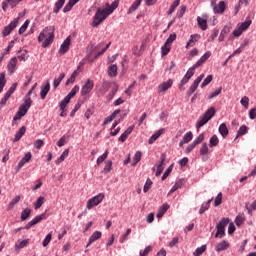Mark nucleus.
Wrapping results in <instances>:
<instances>
[{"mask_svg":"<svg viewBox=\"0 0 256 256\" xmlns=\"http://www.w3.org/2000/svg\"><path fill=\"white\" fill-rule=\"evenodd\" d=\"M108 8L106 9H101L98 8L94 17H93V22H92V27H99L111 13L115 11L119 7V0H115L112 2L111 6L109 3L106 4Z\"/></svg>","mask_w":256,"mask_h":256,"instance_id":"nucleus-1","label":"nucleus"},{"mask_svg":"<svg viewBox=\"0 0 256 256\" xmlns=\"http://www.w3.org/2000/svg\"><path fill=\"white\" fill-rule=\"evenodd\" d=\"M45 39V40H44ZM55 39V26H47L38 36V42L42 43V47L46 49L51 43H53V40Z\"/></svg>","mask_w":256,"mask_h":256,"instance_id":"nucleus-2","label":"nucleus"},{"mask_svg":"<svg viewBox=\"0 0 256 256\" xmlns=\"http://www.w3.org/2000/svg\"><path fill=\"white\" fill-rule=\"evenodd\" d=\"M209 57H211V51L205 52L204 55L201 56V58L191 68L188 69L185 75L191 79V77L195 75V69L201 67V65H203V63H205Z\"/></svg>","mask_w":256,"mask_h":256,"instance_id":"nucleus-3","label":"nucleus"},{"mask_svg":"<svg viewBox=\"0 0 256 256\" xmlns=\"http://www.w3.org/2000/svg\"><path fill=\"white\" fill-rule=\"evenodd\" d=\"M103 199H105V194L99 193L98 195L92 197L87 202V209H93V207H97L100 203H102Z\"/></svg>","mask_w":256,"mask_h":256,"instance_id":"nucleus-4","label":"nucleus"},{"mask_svg":"<svg viewBox=\"0 0 256 256\" xmlns=\"http://www.w3.org/2000/svg\"><path fill=\"white\" fill-rule=\"evenodd\" d=\"M17 25H19V18H15L12 22L9 23V25L4 27L2 30V37H8V35H11L13 30L17 28Z\"/></svg>","mask_w":256,"mask_h":256,"instance_id":"nucleus-5","label":"nucleus"},{"mask_svg":"<svg viewBox=\"0 0 256 256\" xmlns=\"http://www.w3.org/2000/svg\"><path fill=\"white\" fill-rule=\"evenodd\" d=\"M251 27V21H245L242 22L241 24H238L236 29L233 31L234 37H241L243 34V31H247Z\"/></svg>","mask_w":256,"mask_h":256,"instance_id":"nucleus-6","label":"nucleus"},{"mask_svg":"<svg viewBox=\"0 0 256 256\" xmlns=\"http://www.w3.org/2000/svg\"><path fill=\"white\" fill-rule=\"evenodd\" d=\"M49 215L47 213H42L40 215H37L34 219H32L30 222H28L23 229L29 230L34 225H37V223H41V221H44V219H47Z\"/></svg>","mask_w":256,"mask_h":256,"instance_id":"nucleus-7","label":"nucleus"},{"mask_svg":"<svg viewBox=\"0 0 256 256\" xmlns=\"http://www.w3.org/2000/svg\"><path fill=\"white\" fill-rule=\"evenodd\" d=\"M203 77H205L204 74H201L200 76L197 77V79L194 80L188 91L186 92L187 97H191L195 91H197V88L199 87V83L203 81Z\"/></svg>","mask_w":256,"mask_h":256,"instance_id":"nucleus-8","label":"nucleus"},{"mask_svg":"<svg viewBox=\"0 0 256 256\" xmlns=\"http://www.w3.org/2000/svg\"><path fill=\"white\" fill-rule=\"evenodd\" d=\"M155 169H156L155 175L156 177H159V175L163 173V169H165V154H162L160 156L159 163H157L155 167L152 168V171H155Z\"/></svg>","mask_w":256,"mask_h":256,"instance_id":"nucleus-9","label":"nucleus"},{"mask_svg":"<svg viewBox=\"0 0 256 256\" xmlns=\"http://www.w3.org/2000/svg\"><path fill=\"white\" fill-rule=\"evenodd\" d=\"M69 47H71V36H68L63 43L61 44L58 53L60 55H65L69 51Z\"/></svg>","mask_w":256,"mask_h":256,"instance_id":"nucleus-10","label":"nucleus"},{"mask_svg":"<svg viewBox=\"0 0 256 256\" xmlns=\"http://www.w3.org/2000/svg\"><path fill=\"white\" fill-rule=\"evenodd\" d=\"M207 19H209V16H207V14H202V16H198L196 18L198 27H200L202 31H207Z\"/></svg>","mask_w":256,"mask_h":256,"instance_id":"nucleus-11","label":"nucleus"},{"mask_svg":"<svg viewBox=\"0 0 256 256\" xmlns=\"http://www.w3.org/2000/svg\"><path fill=\"white\" fill-rule=\"evenodd\" d=\"M93 87H95V83L93 82V80L88 79L84 87H82L81 89V95L82 96L89 95V92L93 91Z\"/></svg>","mask_w":256,"mask_h":256,"instance_id":"nucleus-12","label":"nucleus"},{"mask_svg":"<svg viewBox=\"0 0 256 256\" xmlns=\"http://www.w3.org/2000/svg\"><path fill=\"white\" fill-rule=\"evenodd\" d=\"M171 87H173V79H168L158 86L157 91L158 93H165V91H168V89H171Z\"/></svg>","mask_w":256,"mask_h":256,"instance_id":"nucleus-13","label":"nucleus"},{"mask_svg":"<svg viewBox=\"0 0 256 256\" xmlns=\"http://www.w3.org/2000/svg\"><path fill=\"white\" fill-rule=\"evenodd\" d=\"M23 0H5L2 2L3 11H7V7H11V9H15L18 3H21Z\"/></svg>","mask_w":256,"mask_h":256,"instance_id":"nucleus-14","label":"nucleus"},{"mask_svg":"<svg viewBox=\"0 0 256 256\" xmlns=\"http://www.w3.org/2000/svg\"><path fill=\"white\" fill-rule=\"evenodd\" d=\"M133 129H135V126H130L128 127L124 133L121 134V136L118 138V141H120L121 143H125V141H127V137H129V135H131V133H133Z\"/></svg>","mask_w":256,"mask_h":256,"instance_id":"nucleus-15","label":"nucleus"},{"mask_svg":"<svg viewBox=\"0 0 256 256\" xmlns=\"http://www.w3.org/2000/svg\"><path fill=\"white\" fill-rule=\"evenodd\" d=\"M49 91H51V84L47 81L44 86H41L40 99H45Z\"/></svg>","mask_w":256,"mask_h":256,"instance_id":"nucleus-16","label":"nucleus"},{"mask_svg":"<svg viewBox=\"0 0 256 256\" xmlns=\"http://www.w3.org/2000/svg\"><path fill=\"white\" fill-rule=\"evenodd\" d=\"M17 67V57H13L10 59L7 65L8 72L10 75H13L15 73V68Z\"/></svg>","mask_w":256,"mask_h":256,"instance_id":"nucleus-17","label":"nucleus"},{"mask_svg":"<svg viewBox=\"0 0 256 256\" xmlns=\"http://www.w3.org/2000/svg\"><path fill=\"white\" fill-rule=\"evenodd\" d=\"M228 247H230L229 242H227L226 240H222L216 245L215 251H217V253H221V251H227Z\"/></svg>","mask_w":256,"mask_h":256,"instance_id":"nucleus-18","label":"nucleus"},{"mask_svg":"<svg viewBox=\"0 0 256 256\" xmlns=\"http://www.w3.org/2000/svg\"><path fill=\"white\" fill-rule=\"evenodd\" d=\"M193 140V132L189 131L187 132L182 140L179 142V147H183V145H186V143H190V141Z\"/></svg>","mask_w":256,"mask_h":256,"instance_id":"nucleus-19","label":"nucleus"},{"mask_svg":"<svg viewBox=\"0 0 256 256\" xmlns=\"http://www.w3.org/2000/svg\"><path fill=\"white\" fill-rule=\"evenodd\" d=\"M199 39H201V35H199V34H192L190 36L189 41L186 44V49H189V47H193V45H195V43H197L199 41Z\"/></svg>","mask_w":256,"mask_h":256,"instance_id":"nucleus-20","label":"nucleus"},{"mask_svg":"<svg viewBox=\"0 0 256 256\" xmlns=\"http://www.w3.org/2000/svg\"><path fill=\"white\" fill-rule=\"evenodd\" d=\"M27 131V128H25V126H22L15 134V137L13 139V143H17L19 141H21V138L23 137V135H25Z\"/></svg>","mask_w":256,"mask_h":256,"instance_id":"nucleus-21","label":"nucleus"},{"mask_svg":"<svg viewBox=\"0 0 256 256\" xmlns=\"http://www.w3.org/2000/svg\"><path fill=\"white\" fill-rule=\"evenodd\" d=\"M163 133H165V129H160L155 134H153L148 140L149 145L155 143V141H157V139H159Z\"/></svg>","mask_w":256,"mask_h":256,"instance_id":"nucleus-22","label":"nucleus"},{"mask_svg":"<svg viewBox=\"0 0 256 256\" xmlns=\"http://www.w3.org/2000/svg\"><path fill=\"white\" fill-rule=\"evenodd\" d=\"M215 113H216V110H215V107H210L208 108L205 113L203 114L204 117H206V119L208 121H211V119H213V117H215Z\"/></svg>","mask_w":256,"mask_h":256,"instance_id":"nucleus-23","label":"nucleus"},{"mask_svg":"<svg viewBox=\"0 0 256 256\" xmlns=\"http://www.w3.org/2000/svg\"><path fill=\"white\" fill-rule=\"evenodd\" d=\"M214 13L218 15H223L225 13V2L220 1L217 6L214 7Z\"/></svg>","mask_w":256,"mask_h":256,"instance_id":"nucleus-24","label":"nucleus"},{"mask_svg":"<svg viewBox=\"0 0 256 256\" xmlns=\"http://www.w3.org/2000/svg\"><path fill=\"white\" fill-rule=\"evenodd\" d=\"M142 2L143 0H135L127 11L128 15H131V13L137 11V9H139V5H141Z\"/></svg>","mask_w":256,"mask_h":256,"instance_id":"nucleus-25","label":"nucleus"},{"mask_svg":"<svg viewBox=\"0 0 256 256\" xmlns=\"http://www.w3.org/2000/svg\"><path fill=\"white\" fill-rule=\"evenodd\" d=\"M183 187V179H179L175 182L174 186L170 189L168 195H171L172 193H175L177 189H181Z\"/></svg>","mask_w":256,"mask_h":256,"instance_id":"nucleus-26","label":"nucleus"},{"mask_svg":"<svg viewBox=\"0 0 256 256\" xmlns=\"http://www.w3.org/2000/svg\"><path fill=\"white\" fill-rule=\"evenodd\" d=\"M218 131L222 137H227V135H229V129L227 128V124L225 123H222L219 126Z\"/></svg>","mask_w":256,"mask_h":256,"instance_id":"nucleus-27","label":"nucleus"},{"mask_svg":"<svg viewBox=\"0 0 256 256\" xmlns=\"http://www.w3.org/2000/svg\"><path fill=\"white\" fill-rule=\"evenodd\" d=\"M63 5H65V0H58L54 5L53 13L57 15V13L63 9Z\"/></svg>","mask_w":256,"mask_h":256,"instance_id":"nucleus-28","label":"nucleus"},{"mask_svg":"<svg viewBox=\"0 0 256 256\" xmlns=\"http://www.w3.org/2000/svg\"><path fill=\"white\" fill-rule=\"evenodd\" d=\"M209 123V120L206 118V116L202 115L200 116L199 120L196 122L197 129H201L204 125H207Z\"/></svg>","mask_w":256,"mask_h":256,"instance_id":"nucleus-29","label":"nucleus"},{"mask_svg":"<svg viewBox=\"0 0 256 256\" xmlns=\"http://www.w3.org/2000/svg\"><path fill=\"white\" fill-rule=\"evenodd\" d=\"M229 225V218H222L217 224L216 229H225Z\"/></svg>","mask_w":256,"mask_h":256,"instance_id":"nucleus-30","label":"nucleus"},{"mask_svg":"<svg viewBox=\"0 0 256 256\" xmlns=\"http://www.w3.org/2000/svg\"><path fill=\"white\" fill-rule=\"evenodd\" d=\"M189 79H191V78H189L187 75H184V77L178 84V89H180V91H185V85H187V83H189Z\"/></svg>","mask_w":256,"mask_h":256,"instance_id":"nucleus-31","label":"nucleus"},{"mask_svg":"<svg viewBox=\"0 0 256 256\" xmlns=\"http://www.w3.org/2000/svg\"><path fill=\"white\" fill-rule=\"evenodd\" d=\"M27 245H29V239H25L22 241H18L15 244V249L19 250V249H25V247H27Z\"/></svg>","mask_w":256,"mask_h":256,"instance_id":"nucleus-32","label":"nucleus"},{"mask_svg":"<svg viewBox=\"0 0 256 256\" xmlns=\"http://www.w3.org/2000/svg\"><path fill=\"white\" fill-rule=\"evenodd\" d=\"M67 157H69V149L63 151L60 157L56 160V165H60V163H63V161H65Z\"/></svg>","mask_w":256,"mask_h":256,"instance_id":"nucleus-33","label":"nucleus"},{"mask_svg":"<svg viewBox=\"0 0 256 256\" xmlns=\"http://www.w3.org/2000/svg\"><path fill=\"white\" fill-rule=\"evenodd\" d=\"M77 5V2H74L73 0H69V2L65 5L63 8V13H69Z\"/></svg>","mask_w":256,"mask_h":256,"instance_id":"nucleus-34","label":"nucleus"},{"mask_svg":"<svg viewBox=\"0 0 256 256\" xmlns=\"http://www.w3.org/2000/svg\"><path fill=\"white\" fill-rule=\"evenodd\" d=\"M19 201H21V196H16L14 197L8 204V211H11L13 209V207H15V205H17V203H19Z\"/></svg>","mask_w":256,"mask_h":256,"instance_id":"nucleus-35","label":"nucleus"},{"mask_svg":"<svg viewBox=\"0 0 256 256\" xmlns=\"http://www.w3.org/2000/svg\"><path fill=\"white\" fill-rule=\"evenodd\" d=\"M180 3L181 0H175L167 11V15H172V13H175V9L179 7Z\"/></svg>","mask_w":256,"mask_h":256,"instance_id":"nucleus-36","label":"nucleus"},{"mask_svg":"<svg viewBox=\"0 0 256 256\" xmlns=\"http://www.w3.org/2000/svg\"><path fill=\"white\" fill-rule=\"evenodd\" d=\"M108 76L117 77V66L115 64H112L108 67Z\"/></svg>","mask_w":256,"mask_h":256,"instance_id":"nucleus-37","label":"nucleus"},{"mask_svg":"<svg viewBox=\"0 0 256 256\" xmlns=\"http://www.w3.org/2000/svg\"><path fill=\"white\" fill-rule=\"evenodd\" d=\"M63 79H65V73H61L58 78L54 79L53 81L54 89H57V87L61 85V81H63Z\"/></svg>","mask_w":256,"mask_h":256,"instance_id":"nucleus-38","label":"nucleus"},{"mask_svg":"<svg viewBox=\"0 0 256 256\" xmlns=\"http://www.w3.org/2000/svg\"><path fill=\"white\" fill-rule=\"evenodd\" d=\"M30 215H31V209L30 208H25L21 212V221H27V219H29Z\"/></svg>","mask_w":256,"mask_h":256,"instance_id":"nucleus-39","label":"nucleus"},{"mask_svg":"<svg viewBox=\"0 0 256 256\" xmlns=\"http://www.w3.org/2000/svg\"><path fill=\"white\" fill-rule=\"evenodd\" d=\"M217 145H219V137L214 134L209 140V147L213 148L217 147Z\"/></svg>","mask_w":256,"mask_h":256,"instance_id":"nucleus-40","label":"nucleus"},{"mask_svg":"<svg viewBox=\"0 0 256 256\" xmlns=\"http://www.w3.org/2000/svg\"><path fill=\"white\" fill-rule=\"evenodd\" d=\"M207 251V245H202L201 247L196 248V250L193 252L194 256H201L203 253Z\"/></svg>","mask_w":256,"mask_h":256,"instance_id":"nucleus-41","label":"nucleus"},{"mask_svg":"<svg viewBox=\"0 0 256 256\" xmlns=\"http://www.w3.org/2000/svg\"><path fill=\"white\" fill-rule=\"evenodd\" d=\"M7 84V80L5 79V72L0 73V93H3V89Z\"/></svg>","mask_w":256,"mask_h":256,"instance_id":"nucleus-42","label":"nucleus"},{"mask_svg":"<svg viewBox=\"0 0 256 256\" xmlns=\"http://www.w3.org/2000/svg\"><path fill=\"white\" fill-rule=\"evenodd\" d=\"M209 153V146L206 144V142L202 143L201 148H200V155L202 157H205Z\"/></svg>","mask_w":256,"mask_h":256,"instance_id":"nucleus-43","label":"nucleus"},{"mask_svg":"<svg viewBox=\"0 0 256 256\" xmlns=\"http://www.w3.org/2000/svg\"><path fill=\"white\" fill-rule=\"evenodd\" d=\"M31 152H27L23 158L19 161V163H21L22 165L25 166L26 163H29V161H31Z\"/></svg>","mask_w":256,"mask_h":256,"instance_id":"nucleus-44","label":"nucleus"},{"mask_svg":"<svg viewBox=\"0 0 256 256\" xmlns=\"http://www.w3.org/2000/svg\"><path fill=\"white\" fill-rule=\"evenodd\" d=\"M43 203H45V197L40 196L37 201L34 203V208L35 209H41L43 206Z\"/></svg>","mask_w":256,"mask_h":256,"instance_id":"nucleus-45","label":"nucleus"},{"mask_svg":"<svg viewBox=\"0 0 256 256\" xmlns=\"http://www.w3.org/2000/svg\"><path fill=\"white\" fill-rule=\"evenodd\" d=\"M223 203V193L219 192L214 200V207H219Z\"/></svg>","mask_w":256,"mask_h":256,"instance_id":"nucleus-46","label":"nucleus"},{"mask_svg":"<svg viewBox=\"0 0 256 256\" xmlns=\"http://www.w3.org/2000/svg\"><path fill=\"white\" fill-rule=\"evenodd\" d=\"M203 141H205V134L201 133L192 143L197 147V145L203 143Z\"/></svg>","mask_w":256,"mask_h":256,"instance_id":"nucleus-47","label":"nucleus"},{"mask_svg":"<svg viewBox=\"0 0 256 256\" xmlns=\"http://www.w3.org/2000/svg\"><path fill=\"white\" fill-rule=\"evenodd\" d=\"M248 129H249V128H247V126L242 125V126L239 128L238 132H237L236 139H237V137H241V135H247Z\"/></svg>","mask_w":256,"mask_h":256,"instance_id":"nucleus-48","label":"nucleus"},{"mask_svg":"<svg viewBox=\"0 0 256 256\" xmlns=\"http://www.w3.org/2000/svg\"><path fill=\"white\" fill-rule=\"evenodd\" d=\"M18 53H20V55H18L16 59H19V61H27V50H20Z\"/></svg>","mask_w":256,"mask_h":256,"instance_id":"nucleus-49","label":"nucleus"},{"mask_svg":"<svg viewBox=\"0 0 256 256\" xmlns=\"http://www.w3.org/2000/svg\"><path fill=\"white\" fill-rule=\"evenodd\" d=\"M108 155H109V152L106 150L101 156L97 158V161H96L97 165H101V163H103V161L107 159Z\"/></svg>","mask_w":256,"mask_h":256,"instance_id":"nucleus-50","label":"nucleus"},{"mask_svg":"<svg viewBox=\"0 0 256 256\" xmlns=\"http://www.w3.org/2000/svg\"><path fill=\"white\" fill-rule=\"evenodd\" d=\"M169 51H171V47L169 46V44H165L161 47V53L163 55V57H165V55H169Z\"/></svg>","mask_w":256,"mask_h":256,"instance_id":"nucleus-51","label":"nucleus"},{"mask_svg":"<svg viewBox=\"0 0 256 256\" xmlns=\"http://www.w3.org/2000/svg\"><path fill=\"white\" fill-rule=\"evenodd\" d=\"M103 234L101 233V231H95L91 236L90 239L91 241H93L95 243V241H99V238L102 236Z\"/></svg>","mask_w":256,"mask_h":256,"instance_id":"nucleus-52","label":"nucleus"},{"mask_svg":"<svg viewBox=\"0 0 256 256\" xmlns=\"http://www.w3.org/2000/svg\"><path fill=\"white\" fill-rule=\"evenodd\" d=\"M211 81H213V75H208V76L204 79V81L202 82L201 88L203 89V88L207 87V85H209V83H211Z\"/></svg>","mask_w":256,"mask_h":256,"instance_id":"nucleus-53","label":"nucleus"},{"mask_svg":"<svg viewBox=\"0 0 256 256\" xmlns=\"http://www.w3.org/2000/svg\"><path fill=\"white\" fill-rule=\"evenodd\" d=\"M33 103V100H31V97L29 96H25V100H24V103L21 104L22 106L26 107L27 109H30L31 108V104Z\"/></svg>","mask_w":256,"mask_h":256,"instance_id":"nucleus-54","label":"nucleus"},{"mask_svg":"<svg viewBox=\"0 0 256 256\" xmlns=\"http://www.w3.org/2000/svg\"><path fill=\"white\" fill-rule=\"evenodd\" d=\"M171 171H173V164H171L163 173L162 175V181H165V179H167V177H169V174L171 173Z\"/></svg>","mask_w":256,"mask_h":256,"instance_id":"nucleus-55","label":"nucleus"},{"mask_svg":"<svg viewBox=\"0 0 256 256\" xmlns=\"http://www.w3.org/2000/svg\"><path fill=\"white\" fill-rule=\"evenodd\" d=\"M29 23H30L29 20H26L24 22V24L20 27V29L18 31L19 35H23V33H25V31H27V27H29Z\"/></svg>","mask_w":256,"mask_h":256,"instance_id":"nucleus-56","label":"nucleus"},{"mask_svg":"<svg viewBox=\"0 0 256 256\" xmlns=\"http://www.w3.org/2000/svg\"><path fill=\"white\" fill-rule=\"evenodd\" d=\"M139 161H141V151H137L133 157V163L132 165L135 166L137 165V163H139Z\"/></svg>","mask_w":256,"mask_h":256,"instance_id":"nucleus-57","label":"nucleus"},{"mask_svg":"<svg viewBox=\"0 0 256 256\" xmlns=\"http://www.w3.org/2000/svg\"><path fill=\"white\" fill-rule=\"evenodd\" d=\"M152 185H153V181H151V179L148 178L144 184V188H143L144 193H147V191H149V189H151Z\"/></svg>","mask_w":256,"mask_h":256,"instance_id":"nucleus-58","label":"nucleus"},{"mask_svg":"<svg viewBox=\"0 0 256 256\" xmlns=\"http://www.w3.org/2000/svg\"><path fill=\"white\" fill-rule=\"evenodd\" d=\"M131 235V228H128L124 235L120 237V243H125L127 241V238Z\"/></svg>","mask_w":256,"mask_h":256,"instance_id":"nucleus-59","label":"nucleus"},{"mask_svg":"<svg viewBox=\"0 0 256 256\" xmlns=\"http://www.w3.org/2000/svg\"><path fill=\"white\" fill-rule=\"evenodd\" d=\"M243 223H245V218L243 216H236L235 218V224L237 225V227H241V225H243Z\"/></svg>","mask_w":256,"mask_h":256,"instance_id":"nucleus-60","label":"nucleus"},{"mask_svg":"<svg viewBox=\"0 0 256 256\" xmlns=\"http://www.w3.org/2000/svg\"><path fill=\"white\" fill-rule=\"evenodd\" d=\"M52 237H53V236H52L51 233H49V234L46 235L45 239H44L43 242H42L43 247H47V245H49V243H51Z\"/></svg>","mask_w":256,"mask_h":256,"instance_id":"nucleus-61","label":"nucleus"},{"mask_svg":"<svg viewBox=\"0 0 256 256\" xmlns=\"http://www.w3.org/2000/svg\"><path fill=\"white\" fill-rule=\"evenodd\" d=\"M176 39H177V34H175V33L170 34V36L167 38L165 44L171 45L173 43V41H175Z\"/></svg>","mask_w":256,"mask_h":256,"instance_id":"nucleus-62","label":"nucleus"},{"mask_svg":"<svg viewBox=\"0 0 256 256\" xmlns=\"http://www.w3.org/2000/svg\"><path fill=\"white\" fill-rule=\"evenodd\" d=\"M78 91H79V86L76 85V86H74V87L72 88V90L68 93V96L73 99V96H74V95H77Z\"/></svg>","mask_w":256,"mask_h":256,"instance_id":"nucleus-63","label":"nucleus"},{"mask_svg":"<svg viewBox=\"0 0 256 256\" xmlns=\"http://www.w3.org/2000/svg\"><path fill=\"white\" fill-rule=\"evenodd\" d=\"M151 246H147L145 249H144V251L143 250H141L140 251V256H147V255H149V253H151Z\"/></svg>","mask_w":256,"mask_h":256,"instance_id":"nucleus-64","label":"nucleus"}]
</instances>
